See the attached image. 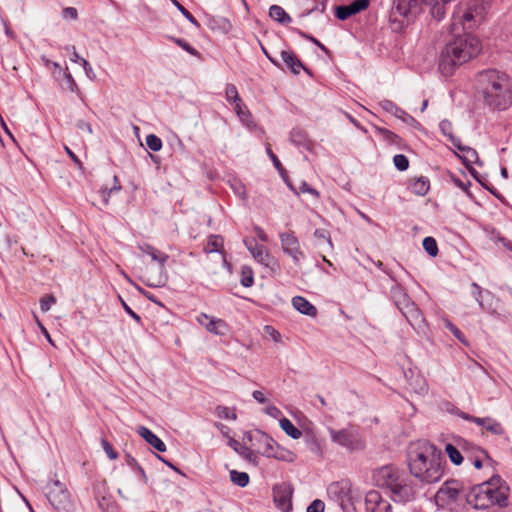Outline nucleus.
Instances as JSON below:
<instances>
[{
	"mask_svg": "<svg viewBox=\"0 0 512 512\" xmlns=\"http://www.w3.org/2000/svg\"><path fill=\"white\" fill-rule=\"evenodd\" d=\"M475 88L493 110H505L512 103L511 83L505 72L492 68L478 72Z\"/></svg>",
	"mask_w": 512,
	"mask_h": 512,
	"instance_id": "1",
	"label": "nucleus"
},
{
	"mask_svg": "<svg viewBox=\"0 0 512 512\" xmlns=\"http://www.w3.org/2000/svg\"><path fill=\"white\" fill-rule=\"evenodd\" d=\"M407 461L410 474L423 483H436L443 475L441 451L428 441L418 443Z\"/></svg>",
	"mask_w": 512,
	"mask_h": 512,
	"instance_id": "2",
	"label": "nucleus"
},
{
	"mask_svg": "<svg viewBox=\"0 0 512 512\" xmlns=\"http://www.w3.org/2000/svg\"><path fill=\"white\" fill-rule=\"evenodd\" d=\"M482 49L480 40L470 34L457 35L442 49L438 68L445 77L452 76L455 70L476 57Z\"/></svg>",
	"mask_w": 512,
	"mask_h": 512,
	"instance_id": "3",
	"label": "nucleus"
},
{
	"mask_svg": "<svg viewBox=\"0 0 512 512\" xmlns=\"http://www.w3.org/2000/svg\"><path fill=\"white\" fill-rule=\"evenodd\" d=\"M481 484L489 507L492 505H498L499 507L508 506L510 487L499 475H493L489 480Z\"/></svg>",
	"mask_w": 512,
	"mask_h": 512,
	"instance_id": "4",
	"label": "nucleus"
},
{
	"mask_svg": "<svg viewBox=\"0 0 512 512\" xmlns=\"http://www.w3.org/2000/svg\"><path fill=\"white\" fill-rule=\"evenodd\" d=\"M45 495L52 507L58 512H71L73 504L70 493L59 480L51 481L45 486Z\"/></svg>",
	"mask_w": 512,
	"mask_h": 512,
	"instance_id": "5",
	"label": "nucleus"
},
{
	"mask_svg": "<svg viewBox=\"0 0 512 512\" xmlns=\"http://www.w3.org/2000/svg\"><path fill=\"white\" fill-rule=\"evenodd\" d=\"M406 471L396 465L388 464L373 471L372 479L374 484L383 489L387 494L404 475Z\"/></svg>",
	"mask_w": 512,
	"mask_h": 512,
	"instance_id": "6",
	"label": "nucleus"
},
{
	"mask_svg": "<svg viewBox=\"0 0 512 512\" xmlns=\"http://www.w3.org/2000/svg\"><path fill=\"white\" fill-rule=\"evenodd\" d=\"M394 487L387 493L389 498L395 503L405 504L415 500L417 495V485L411 476L404 473Z\"/></svg>",
	"mask_w": 512,
	"mask_h": 512,
	"instance_id": "7",
	"label": "nucleus"
},
{
	"mask_svg": "<svg viewBox=\"0 0 512 512\" xmlns=\"http://www.w3.org/2000/svg\"><path fill=\"white\" fill-rule=\"evenodd\" d=\"M138 248L145 254L149 255L151 259L158 263L159 265V275L154 277L152 281L147 282L146 284L150 287H162L165 285L167 281V274L165 270L166 262L169 259V255L159 251L154 246L143 243L138 246Z\"/></svg>",
	"mask_w": 512,
	"mask_h": 512,
	"instance_id": "8",
	"label": "nucleus"
},
{
	"mask_svg": "<svg viewBox=\"0 0 512 512\" xmlns=\"http://www.w3.org/2000/svg\"><path fill=\"white\" fill-rule=\"evenodd\" d=\"M327 493L329 498L337 502L343 511H347L349 506L352 505L351 483L348 480L331 483L328 486Z\"/></svg>",
	"mask_w": 512,
	"mask_h": 512,
	"instance_id": "9",
	"label": "nucleus"
},
{
	"mask_svg": "<svg viewBox=\"0 0 512 512\" xmlns=\"http://www.w3.org/2000/svg\"><path fill=\"white\" fill-rule=\"evenodd\" d=\"M462 492L463 485L461 482L456 479L446 480L435 495L436 504L445 507L456 502Z\"/></svg>",
	"mask_w": 512,
	"mask_h": 512,
	"instance_id": "10",
	"label": "nucleus"
},
{
	"mask_svg": "<svg viewBox=\"0 0 512 512\" xmlns=\"http://www.w3.org/2000/svg\"><path fill=\"white\" fill-rule=\"evenodd\" d=\"M457 443L465 454L466 460L469 461L476 469L482 468L484 461L492 463V459L485 449L468 442L465 439H460Z\"/></svg>",
	"mask_w": 512,
	"mask_h": 512,
	"instance_id": "11",
	"label": "nucleus"
},
{
	"mask_svg": "<svg viewBox=\"0 0 512 512\" xmlns=\"http://www.w3.org/2000/svg\"><path fill=\"white\" fill-rule=\"evenodd\" d=\"M329 434L334 443L343 446L350 451L363 448L359 434L354 430L347 428L335 430L329 428Z\"/></svg>",
	"mask_w": 512,
	"mask_h": 512,
	"instance_id": "12",
	"label": "nucleus"
},
{
	"mask_svg": "<svg viewBox=\"0 0 512 512\" xmlns=\"http://www.w3.org/2000/svg\"><path fill=\"white\" fill-rule=\"evenodd\" d=\"M293 488L288 483L276 484L273 487V501L275 506L282 512L292 510Z\"/></svg>",
	"mask_w": 512,
	"mask_h": 512,
	"instance_id": "13",
	"label": "nucleus"
},
{
	"mask_svg": "<svg viewBox=\"0 0 512 512\" xmlns=\"http://www.w3.org/2000/svg\"><path fill=\"white\" fill-rule=\"evenodd\" d=\"M283 252L293 259L294 264H299L300 259L304 258V253L300 248L298 238L294 232H283L279 235Z\"/></svg>",
	"mask_w": 512,
	"mask_h": 512,
	"instance_id": "14",
	"label": "nucleus"
},
{
	"mask_svg": "<svg viewBox=\"0 0 512 512\" xmlns=\"http://www.w3.org/2000/svg\"><path fill=\"white\" fill-rule=\"evenodd\" d=\"M243 440L247 442H263V449L261 450V454L266 457L275 455L277 446H279L272 437L259 429H256L252 432H245Z\"/></svg>",
	"mask_w": 512,
	"mask_h": 512,
	"instance_id": "15",
	"label": "nucleus"
},
{
	"mask_svg": "<svg viewBox=\"0 0 512 512\" xmlns=\"http://www.w3.org/2000/svg\"><path fill=\"white\" fill-rule=\"evenodd\" d=\"M370 0H353L347 5L335 7V17L339 20H347L353 15L360 13L368 8Z\"/></svg>",
	"mask_w": 512,
	"mask_h": 512,
	"instance_id": "16",
	"label": "nucleus"
},
{
	"mask_svg": "<svg viewBox=\"0 0 512 512\" xmlns=\"http://www.w3.org/2000/svg\"><path fill=\"white\" fill-rule=\"evenodd\" d=\"M366 512H392L391 504L382 498L376 490L369 491L365 496Z\"/></svg>",
	"mask_w": 512,
	"mask_h": 512,
	"instance_id": "17",
	"label": "nucleus"
},
{
	"mask_svg": "<svg viewBox=\"0 0 512 512\" xmlns=\"http://www.w3.org/2000/svg\"><path fill=\"white\" fill-rule=\"evenodd\" d=\"M467 504L475 509H487L489 508L488 500L486 498L482 484L474 485L469 492L465 494Z\"/></svg>",
	"mask_w": 512,
	"mask_h": 512,
	"instance_id": "18",
	"label": "nucleus"
},
{
	"mask_svg": "<svg viewBox=\"0 0 512 512\" xmlns=\"http://www.w3.org/2000/svg\"><path fill=\"white\" fill-rule=\"evenodd\" d=\"M405 319L409 322V324L415 329H420L424 324V317L422 315L421 310L417 307L414 301L405 306L402 310H400Z\"/></svg>",
	"mask_w": 512,
	"mask_h": 512,
	"instance_id": "19",
	"label": "nucleus"
},
{
	"mask_svg": "<svg viewBox=\"0 0 512 512\" xmlns=\"http://www.w3.org/2000/svg\"><path fill=\"white\" fill-rule=\"evenodd\" d=\"M454 147H456L459 151L464 153V155H460V154L456 153V156L461 160V162L463 163L464 166H470V164H473V163H476L479 165L482 164L480 162L477 151L470 146L463 145L461 143V140H459L458 143H455Z\"/></svg>",
	"mask_w": 512,
	"mask_h": 512,
	"instance_id": "20",
	"label": "nucleus"
},
{
	"mask_svg": "<svg viewBox=\"0 0 512 512\" xmlns=\"http://www.w3.org/2000/svg\"><path fill=\"white\" fill-rule=\"evenodd\" d=\"M290 141L292 144L307 151L313 148V141L308 137L306 131L301 128H293L290 132Z\"/></svg>",
	"mask_w": 512,
	"mask_h": 512,
	"instance_id": "21",
	"label": "nucleus"
},
{
	"mask_svg": "<svg viewBox=\"0 0 512 512\" xmlns=\"http://www.w3.org/2000/svg\"><path fill=\"white\" fill-rule=\"evenodd\" d=\"M138 434L153 448H155L159 452L166 451L165 443L154 434L149 428L145 426H139L137 429Z\"/></svg>",
	"mask_w": 512,
	"mask_h": 512,
	"instance_id": "22",
	"label": "nucleus"
},
{
	"mask_svg": "<svg viewBox=\"0 0 512 512\" xmlns=\"http://www.w3.org/2000/svg\"><path fill=\"white\" fill-rule=\"evenodd\" d=\"M281 58L284 64L287 66V68L294 74H299L300 69H303L307 73H310L309 69H307L301 60L292 52V51H285L283 50L281 52Z\"/></svg>",
	"mask_w": 512,
	"mask_h": 512,
	"instance_id": "23",
	"label": "nucleus"
},
{
	"mask_svg": "<svg viewBox=\"0 0 512 512\" xmlns=\"http://www.w3.org/2000/svg\"><path fill=\"white\" fill-rule=\"evenodd\" d=\"M292 305L301 314L310 317L317 315V308L303 296H294L292 298Z\"/></svg>",
	"mask_w": 512,
	"mask_h": 512,
	"instance_id": "24",
	"label": "nucleus"
},
{
	"mask_svg": "<svg viewBox=\"0 0 512 512\" xmlns=\"http://www.w3.org/2000/svg\"><path fill=\"white\" fill-rule=\"evenodd\" d=\"M475 424L483 427L493 435L501 436L505 433V430L500 422L491 417H476Z\"/></svg>",
	"mask_w": 512,
	"mask_h": 512,
	"instance_id": "25",
	"label": "nucleus"
},
{
	"mask_svg": "<svg viewBox=\"0 0 512 512\" xmlns=\"http://www.w3.org/2000/svg\"><path fill=\"white\" fill-rule=\"evenodd\" d=\"M391 297L399 311L412 302L405 289L399 284L392 286Z\"/></svg>",
	"mask_w": 512,
	"mask_h": 512,
	"instance_id": "26",
	"label": "nucleus"
},
{
	"mask_svg": "<svg viewBox=\"0 0 512 512\" xmlns=\"http://www.w3.org/2000/svg\"><path fill=\"white\" fill-rule=\"evenodd\" d=\"M408 189L415 195L425 196L430 189V181L425 176L410 180Z\"/></svg>",
	"mask_w": 512,
	"mask_h": 512,
	"instance_id": "27",
	"label": "nucleus"
},
{
	"mask_svg": "<svg viewBox=\"0 0 512 512\" xmlns=\"http://www.w3.org/2000/svg\"><path fill=\"white\" fill-rule=\"evenodd\" d=\"M485 16V6L484 4H474L466 9V11L462 15V19L464 22H480L484 19Z\"/></svg>",
	"mask_w": 512,
	"mask_h": 512,
	"instance_id": "28",
	"label": "nucleus"
},
{
	"mask_svg": "<svg viewBox=\"0 0 512 512\" xmlns=\"http://www.w3.org/2000/svg\"><path fill=\"white\" fill-rule=\"evenodd\" d=\"M254 250L252 251L253 258L266 267H270L273 263H275L274 258L269 254L267 249L263 245H259L254 243Z\"/></svg>",
	"mask_w": 512,
	"mask_h": 512,
	"instance_id": "29",
	"label": "nucleus"
},
{
	"mask_svg": "<svg viewBox=\"0 0 512 512\" xmlns=\"http://www.w3.org/2000/svg\"><path fill=\"white\" fill-rule=\"evenodd\" d=\"M269 16L282 25L288 24L292 20L290 15L279 5L270 7Z\"/></svg>",
	"mask_w": 512,
	"mask_h": 512,
	"instance_id": "30",
	"label": "nucleus"
},
{
	"mask_svg": "<svg viewBox=\"0 0 512 512\" xmlns=\"http://www.w3.org/2000/svg\"><path fill=\"white\" fill-rule=\"evenodd\" d=\"M379 105L384 111L394 115L398 119L407 116L406 111L400 108L396 103H394L391 100L384 99L379 102Z\"/></svg>",
	"mask_w": 512,
	"mask_h": 512,
	"instance_id": "31",
	"label": "nucleus"
},
{
	"mask_svg": "<svg viewBox=\"0 0 512 512\" xmlns=\"http://www.w3.org/2000/svg\"><path fill=\"white\" fill-rule=\"evenodd\" d=\"M223 238L220 235H210L208 237L207 244L204 247L206 254L219 252L222 253L221 248L223 247Z\"/></svg>",
	"mask_w": 512,
	"mask_h": 512,
	"instance_id": "32",
	"label": "nucleus"
},
{
	"mask_svg": "<svg viewBox=\"0 0 512 512\" xmlns=\"http://www.w3.org/2000/svg\"><path fill=\"white\" fill-rule=\"evenodd\" d=\"M279 425L292 439H299L302 436V432L286 417L280 419Z\"/></svg>",
	"mask_w": 512,
	"mask_h": 512,
	"instance_id": "33",
	"label": "nucleus"
},
{
	"mask_svg": "<svg viewBox=\"0 0 512 512\" xmlns=\"http://www.w3.org/2000/svg\"><path fill=\"white\" fill-rule=\"evenodd\" d=\"M228 445L234 449L235 452L242 455L245 459L252 461L255 457L252 449L246 445H240L238 441L233 438H229Z\"/></svg>",
	"mask_w": 512,
	"mask_h": 512,
	"instance_id": "34",
	"label": "nucleus"
},
{
	"mask_svg": "<svg viewBox=\"0 0 512 512\" xmlns=\"http://www.w3.org/2000/svg\"><path fill=\"white\" fill-rule=\"evenodd\" d=\"M439 130L445 137H447L448 141L453 146L455 145V143H458V141L460 140L459 138L454 136L452 123L447 119H443L440 121Z\"/></svg>",
	"mask_w": 512,
	"mask_h": 512,
	"instance_id": "35",
	"label": "nucleus"
},
{
	"mask_svg": "<svg viewBox=\"0 0 512 512\" xmlns=\"http://www.w3.org/2000/svg\"><path fill=\"white\" fill-rule=\"evenodd\" d=\"M445 451H446L450 461L454 465H460L464 461L465 454L463 455L461 453V451L453 444H451V443L446 444Z\"/></svg>",
	"mask_w": 512,
	"mask_h": 512,
	"instance_id": "36",
	"label": "nucleus"
},
{
	"mask_svg": "<svg viewBox=\"0 0 512 512\" xmlns=\"http://www.w3.org/2000/svg\"><path fill=\"white\" fill-rule=\"evenodd\" d=\"M230 480L233 484L244 488L249 484L250 477L246 472H240L237 470L230 471Z\"/></svg>",
	"mask_w": 512,
	"mask_h": 512,
	"instance_id": "37",
	"label": "nucleus"
},
{
	"mask_svg": "<svg viewBox=\"0 0 512 512\" xmlns=\"http://www.w3.org/2000/svg\"><path fill=\"white\" fill-rule=\"evenodd\" d=\"M405 19H407V22L409 21V18H402L399 17V14L390 12L389 21L392 31L395 33H401L407 25Z\"/></svg>",
	"mask_w": 512,
	"mask_h": 512,
	"instance_id": "38",
	"label": "nucleus"
},
{
	"mask_svg": "<svg viewBox=\"0 0 512 512\" xmlns=\"http://www.w3.org/2000/svg\"><path fill=\"white\" fill-rule=\"evenodd\" d=\"M240 283L243 287L249 288L254 284V272L250 266L244 265L241 268Z\"/></svg>",
	"mask_w": 512,
	"mask_h": 512,
	"instance_id": "39",
	"label": "nucleus"
},
{
	"mask_svg": "<svg viewBox=\"0 0 512 512\" xmlns=\"http://www.w3.org/2000/svg\"><path fill=\"white\" fill-rule=\"evenodd\" d=\"M422 245H423V248L424 250L426 251V253L431 256V257H436L438 255V245H437V242L436 240L431 237V236H427L423 239V242H422Z\"/></svg>",
	"mask_w": 512,
	"mask_h": 512,
	"instance_id": "40",
	"label": "nucleus"
},
{
	"mask_svg": "<svg viewBox=\"0 0 512 512\" xmlns=\"http://www.w3.org/2000/svg\"><path fill=\"white\" fill-rule=\"evenodd\" d=\"M206 328L211 333L222 335L224 334L223 329L226 328V323L221 319L211 318L209 319V323L206 324Z\"/></svg>",
	"mask_w": 512,
	"mask_h": 512,
	"instance_id": "41",
	"label": "nucleus"
},
{
	"mask_svg": "<svg viewBox=\"0 0 512 512\" xmlns=\"http://www.w3.org/2000/svg\"><path fill=\"white\" fill-rule=\"evenodd\" d=\"M376 131L383 136L389 144L399 145L402 139L394 132L383 127H376Z\"/></svg>",
	"mask_w": 512,
	"mask_h": 512,
	"instance_id": "42",
	"label": "nucleus"
},
{
	"mask_svg": "<svg viewBox=\"0 0 512 512\" xmlns=\"http://www.w3.org/2000/svg\"><path fill=\"white\" fill-rule=\"evenodd\" d=\"M444 324H445V328L448 329L457 340H459L461 343H463L465 345H468V341H467L464 333L456 325H454L449 320H445Z\"/></svg>",
	"mask_w": 512,
	"mask_h": 512,
	"instance_id": "43",
	"label": "nucleus"
},
{
	"mask_svg": "<svg viewBox=\"0 0 512 512\" xmlns=\"http://www.w3.org/2000/svg\"><path fill=\"white\" fill-rule=\"evenodd\" d=\"M170 40H172L175 44H177L179 47H181L183 50H185L187 53H189L192 56L199 57V52L185 39L183 38H176V37H169Z\"/></svg>",
	"mask_w": 512,
	"mask_h": 512,
	"instance_id": "44",
	"label": "nucleus"
},
{
	"mask_svg": "<svg viewBox=\"0 0 512 512\" xmlns=\"http://www.w3.org/2000/svg\"><path fill=\"white\" fill-rule=\"evenodd\" d=\"M225 97H226V100L230 104H234L237 101L240 102V99H241L240 96H239L237 87L234 84H231V83L226 85Z\"/></svg>",
	"mask_w": 512,
	"mask_h": 512,
	"instance_id": "45",
	"label": "nucleus"
},
{
	"mask_svg": "<svg viewBox=\"0 0 512 512\" xmlns=\"http://www.w3.org/2000/svg\"><path fill=\"white\" fill-rule=\"evenodd\" d=\"M216 415L219 418L227 419V420H236L237 415L234 411H232L229 407L218 405L215 409Z\"/></svg>",
	"mask_w": 512,
	"mask_h": 512,
	"instance_id": "46",
	"label": "nucleus"
},
{
	"mask_svg": "<svg viewBox=\"0 0 512 512\" xmlns=\"http://www.w3.org/2000/svg\"><path fill=\"white\" fill-rule=\"evenodd\" d=\"M146 145L150 150L158 152L162 149L163 143L162 140L157 135L149 134L146 137Z\"/></svg>",
	"mask_w": 512,
	"mask_h": 512,
	"instance_id": "47",
	"label": "nucleus"
},
{
	"mask_svg": "<svg viewBox=\"0 0 512 512\" xmlns=\"http://www.w3.org/2000/svg\"><path fill=\"white\" fill-rule=\"evenodd\" d=\"M393 163L397 170L406 171L409 167V160L404 154H397L393 157Z\"/></svg>",
	"mask_w": 512,
	"mask_h": 512,
	"instance_id": "48",
	"label": "nucleus"
},
{
	"mask_svg": "<svg viewBox=\"0 0 512 512\" xmlns=\"http://www.w3.org/2000/svg\"><path fill=\"white\" fill-rule=\"evenodd\" d=\"M172 2L190 23H192L196 27H199V23L196 20V18L183 5H181L177 0H172Z\"/></svg>",
	"mask_w": 512,
	"mask_h": 512,
	"instance_id": "49",
	"label": "nucleus"
},
{
	"mask_svg": "<svg viewBox=\"0 0 512 512\" xmlns=\"http://www.w3.org/2000/svg\"><path fill=\"white\" fill-rule=\"evenodd\" d=\"M113 180H114V185L111 188H107V187L102 188V194H103V197H104V200L106 203L108 202V197L113 192H115V191L119 192L122 189V186H121L119 179L116 175H114Z\"/></svg>",
	"mask_w": 512,
	"mask_h": 512,
	"instance_id": "50",
	"label": "nucleus"
},
{
	"mask_svg": "<svg viewBox=\"0 0 512 512\" xmlns=\"http://www.w3.org/2000/svg\"><path fill=\"white\" fill-rule=\"evenodd\" d=\"M266 152H267L269 158L271 159V161L273 162L274 167L277 169V171L280 173V175L284 176L286 171H285L283 165L281 164L280 160L278 159V157L273 153V151L269 147L266 148Z\"/></svg>",
	"mask_w": 512,
	"mask_h": 512,
	"instance_id": "51",
	"label": "nucleus"
},
{
	"mask_svg": "<svg viewBox=\"0 0 512 512\" xmlns=\"http://www.w3.org/2000/svg\"><path fill=\"white\" fill-rule=\"evenodd\" d=\"M101 446L109 459L115 460L118 458V453L114 450L113 446L105 438L101 439Z\"/></svg>",
	"mask_w": 512,
	"mask_h": 512,
	"instance_id": "52",
	"label": "nucleus"
},
{
	"mask_svg": "<svg viewBox=\"0 0 512 512\" xmlns=\"http://www.w3.org/2000/svg\"><path fill=\"white\" fill-rule=\"evenodd\" d=\"M56 302V299L53 295H48L40 300V309L42 312H47L50 310L51 305Z\"/></svg>",
	"mask_w": 512,
	"mask_h": 512,
	"instance_id": "53",
	"label": "nucleus"
},
{
	"mask_svg": "<svg viewBox=\"0 0 512 512\" xmlns=\"http://www.w3.org/2000/svg\"><path fill=\"white\" fill-rule=\"evenodd\" d=\"M62 18L65 20H77L78 19V11L74 7H66L62 10Z\"/></svg>",
	"mask_w": 512,
	"mask_h": 512,
	"instance_id": "54",
	"label": "nucleus"
},
{
	"mask_svg": "<svg viewBox=\"0 0 512 512\" xmlns=\"http://www.w3.org/2000/svg\"><path fill=\"white\" fill-rule=\"evenodd\" d=\"M298 34L303 37L304 39H307L309 41H311L313 44H315L316 46H318L322 51L324 52H328V49L326 48L325 45H323L318 39H316L315 37H313L312 35H309L301 30H297Z\"/></svg>",
	"mask_w": 512,
	"mask_h": 512,
	"instance_id": "55",
	"label": "nucleus"
},
{
	"mask_svg": "<svg viewBox=\"0 0 512 512\" xmlns=\"http://www.w3.org/2000/svg\"><path fill=\"white\" fill-rule=\"evenodd\" d=\"M451 180L452 182L458 187L460 188L461 190H463L464 192H466L467 194H470V192L468 191V187L471 185V182L469 180H467L466 182H464L463 180H461L459 177L455 176V175H451Z\"/></svg>",
	"mask_w": 512,
	"mask_h": 512,
	"instance_id": "56",
	"label": "nucleus"
},
{
	"mask_svg": "<svg viewBox=\"0 0 512 512\" xmlns=\"http://www.w3.org/2000/svg\"><path fill=\"white\" fill-rule=\"evenodd\" d=\"M299 192L300 193H309V194L313 195L315 198L319 197V192L315 188L310 186L306 181L301 182V184L299 186Z\"/></svg>",
	"mask_w": 512,
	"mask_h": 512,
	"instance_id": "57",
	"label": "nucleus"
},
{
	"mask_svg": "<svg viewBox=\"0 0 512 512\" xmlns=\"http://www.w3.org/2000/svg\"><path fill=\"white\" fill-rule=\"evenodd\" d=\"M324 502L319 500V499H315L314 501H312L309 506L307 507V510L306 512H323L324 511Z\"/></svg>",
	"mask_w": 512,
	"mask_h": 512,
	"instance_id": "58",
	"label": "nucleus"
},
{
	"mask_svg": "<svg viewBox=\"0 0 512 512\" xmlns=\"http://www.w3.org/2000/svg\"><path fill=\"white\" fill-rule=\"evenodd\" d=\"M314 236L318 239H324L328 242V244L332 247L333 243L330 237V233L326 229H316L314 231Z\"/></svg>",
	"mask_w": 512,
	"mask_h": 512,
	"instance_id": "59",
	"label": "nucleus"
},
{
	"mask_svg": "<svg viewBox=\"0 0 512 512\" xmlns=\"http://www.w3.org/2000/svg\"><path fill=\"white\" fill-rule=\"evenodd\" d=\"M234 110L240 118H243L244 116L249 114L246 105L243 103L242 99H240V102L237 101L234 103Z\"/></svg>",
	"mask_w": 512,
	"mask_h": 512,
	"instance_id": "60",
	"label": "nucleus"
},
{
	"mask_svg": "<svg viewBox=\"0 0 512 512\" xmlns=\"http://www.w3.org/2000/svg\"><path fill=\"white\" fill-rule=\"evenodd\" d=\"M120 301H121V304H122V307L124 309V311L131 317L133 318L137 323H141V317L135 313L131 307L120 297Z\"/></svg>",
	"mask_w": 512,
	"mask_h": 512,
	"instance_id": "61",
	"label": "nucleus"
},
{
	"mask_svg": "<svg viewBox=\"0 0 512 512\" xmlns=\"http://www.w3.org/2000/svg\"><path fill=\"white\" fill-rule=\"evenodd\" d=\"M483 293L482 288L477 283H472V295L474 296L475 300L478 302L479 306L483 308V302L480 299L481 295Z\"/></svg>",
	"mask_w": 512,
	"mask_h": 512,
	"instance_id": "62",
	"label": "nucleus"
},
{
	"mask_svg": "<svg viewBox=\"0 0 512 512\" xmlns=\"http://www.w3.org/2000/svg\"><path fill=\"white\" fill-rule=\"evenodd\" d=\"M264 412L269 415L270 417H273L275 419L279 418V416L282 414L281 410L276 407L275 405H269L264 409Z\"/></svg>",
	"mask_w": 512,
	"mask_h": 512,
	"instance_id": "63",
	"label": "nucleus"
},
{
	"mask_svg": "<svg viewBox=\"0 0 512 512\" xmlns=\"http://www.w3.org/2000/svg\"><path fill=\"white\" fill-rule=\"evenodd\" d=\"M496 241L500 242L507 250L512 251V241L497 233Z\"/></svg>",
	"mask_w": 512,
	"mask_h": 512,
	"instance_id": "64",
	"label": "nucleus"
}]
</instances>
